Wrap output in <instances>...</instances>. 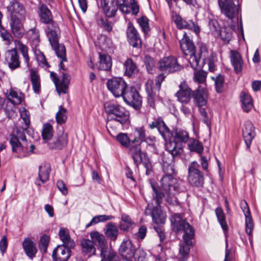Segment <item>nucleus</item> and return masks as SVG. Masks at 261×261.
<instances>
[{
	"mask_svg": "<svg viewBox=\"0 0 261 261\" xmlns=\"http://www.w3.org/2000/svg\"><path fill=\"white\" fill-rule=\"evenodd\" d=\"M165 159L164 156L163 159V170L165 174L161 179L160 187H159L154 181L150 180L153 191V199L158 204H160L164 198L168 204L176 205L178 204V202L176 196L180 192L184 191L185 189L181 187L182 182L178 181L172 175L175 172L173 160H171V162L169 163Z\"/></svg>",
	"mask_w": 261,
	"mask_h": 261,
	"instance_id": "f257e3e1",
	"label": "nucleus"
},
{
	"mask_svg": "<svg viewBox=\"0 0 261 261\" xmlns=\"http://www.w3.org/2000/svg\"><path fill=\"white\" fill-rule=\"evenodd\" d=\"M170 222L172 230L175 232H184L183 242L180 245L179 254L184 259L187 258L190 249L193 246L192 240L195 237L193 227L184 219L181 215L174 214L171 216Z\"/></svg>",
	"mask_w": 261,
	"mask_h": 261,
	"instance_id": "f03ea898",
	"label": "nucleus"
},
{
	"mask_svg": "<svg viewBox=\"0 0 261 261\" xmlns=\"http://www.w3.org/2000/svg\"><path fill=\"white\" fill-rule=\"evenodd\" d=\"M199 58H200L199 64L201 65V67L193 69L195 70L193 79L195 82L198 84H204L205 83L207 72L201 69L204 65L207 64L209 71H215L217 58L215 54L213 52H208L206 45L203 43H201L199 45Z\"/></svg>",
	"mask_w": 261,
	"mask_h": 261,
	"instance_id": "7ed1b4c3",
	"label": "nucleus"
},
{
	"mask_svg": "<svg viewBox=\"0 0 261 261\" xmlns=\"http://www.w3.org/2000/svg\"><path fill=\"white\" fill-rule=\"evenodd\" d=\"M134 135L135 138L132 141V144L130 145L129 149L130 153L134 161L135 164L138 165L141 162H143L144 167L146 169L147 174H149L150 171V164L148 162H143V160L146 158V154L141 151L140 143L133 145L136 142L145 141L144 128L142 127H136L135 129Z\"/></svg>",
	"mask_w": 261,
	"mask_h": 261,
	"instance_id": "20e7f679",
	"label": "nucleus"
},
{
	"mask_svg": "<svg viewBox=\"0 0 261 261\" xmlns=\"http://www.w3.org/2000/svg\"><path fill=\"white\" fill-rule=\"evenodd\" d=\"M46 35L52 48L55 50L57 56L61 59L60 67L65 70L63 62L66 61V49L64 45L60 44L59 41V28L54 23L48 24L45 29Z\"/></svg>",
	"mask_w": 261,
	"mask_h": 261,
	"instance_id": "39448f33",
	"label": "nucleus"
},
{
	"mask_svg": "<svg viewBox=\"0 0 261 261\" xmlns=\"http://www.w3.org/2000/svg\"><path fill=\"white\" fill-rule=\"evenodd\" d=\"M104 108L107 116V125L110 126L111 121L119 122L121 124L127 123L129 120V113L124 107L111 101L106 102Z\"/></svg>",
	"mask_w": 261,
	"mask_h": 261,
	"instance_id": "423d86ee",
	"label": "nucleus"
},
{
	"mask_svg": "<svg viewBox=\"0 0 261 261\" xmlns=\"http://www.w3.org/2000/svg\"><path fill=\"white\" fill-rule=\"evenodd\" d=\"M180 47L186 56H189L188 62L193 69L201 67L199 64L200 58L199 52L198 56L195 55V47L194 44L186 33H185L182 38L179 41Z\"/></svg>",
	"mask_w": 261,
	"mask_h": 261,
	"instance_id": "0eeeda50",
	"label": "nucleus"
},
{
	"mask_svg": "<svg viewBox=\"0 0 261 261\" xmlns=\"http://www.w3.org/2000/svg\"><path fill=\"white\" fill-rule=\"evenodd\" d=\"M107 87L116 97L122 96L128 88L125 81L120 77H115L109 80L107 82Z\"/></svg>",
	"mask_w": 261,
	"mask_h": 261,
	"instance_id": "6e6552de",
	"label": "nucleus"
},
{
	"mask_svg": "<svg viewBox=\"0 0 261 261\" xmlns=\"http://www.w3.org/2000/svg\"><path fill=\"white\" fill-rule=\"evenodd\" d=\"M199 165L196 162L191 163L188 168V180L189 182L197 187H200L204 183L202 173L198 169Z\"/></svg>",
	"mask_w": 261,
	"mask_h": 261,
	"instance_id": "1a4fd4ad",
	"label": "nucleus"
},
{
	"mask_svg": "<svg viewBox=\"0 0 261 261\" xmlns=\"http://www.w3.org/2000/svg\"><path fill=\"white\" fill-rule=\"evenodd\" d=\"M50 76L54 82L56 90L60 95L61 93L66 94L68 92V89L70 84V76L69 74L63 72L60 79L56 76V73L50 72Z\"/></svg>",
	"mask_w": 261,
	"mask_h": 261,
	"instance_id": "9d476101",
	"label": "nucleus"
},
{
	"mask_svg": "<svg viewBox=\"0 0 261 261\" xmlns=\"http://www.w3.org/2000/svg\"><path fill=\"white\" fill-rule=\"evenodd\" d=\"M122 97L125 103L136 109L141 106L142 97L134 87L127 88Z\"/></svg>",
	"mask_w": 261,
	"mask_h": 261,
	"instance_id": "9b49d317",
	"label": "nucleus"
},
{
	"mask_svg": "<svg viewBox=\"0 0 261 261\" xmlns=\"http://www.w3.org/2000/svg\"><path fill=\"white\" fill-rule=\"evenodd\" d=\"M159 64V69L165 72L173 73L181 69V66L178 63L177 59L173 56L163 58Z\"/></svg>",
	"mask_w": 261,
	"mask_h": 261,
	"instance_id": "f8f14e48",
	"label": "nucleus"
},
{
	"mask_svg": "<svg viewBox=\"0 0 261 261\" xmlns=\"http://www.w3.org/2000/svg\"><path fill=\"white\" fill-rule=\"evenodd\" d=\"M6 104L5 111L10 118H15L16 110V91L15 88H10L7 90Z\"/></svg>",
	"mask_w": 261,
	"mask_h": 261,
	"instance_id": "ddd939ff",
	"label": "nucleus"
},
{
	"mask_svg": "<svg viewBox=\"0 0 261 261\" xmlns=\"http://www.w3.org/2000/svg\"><path fill=\"white\" fill-rule=\"evenodd\" d=\"M234 0H218L221 12L229 19L232 20L238 14V8L234 4Z\"/></svg>",
	"mask_w": 261,
	"mask_h": 261,
	"instance_id": "4468645a",
	"label": "nucleus"
},
{
	"mask_svg": "<svg viewBox=\"0 0 261 261\" xmlns=\"http://www.w3.org/2000/svg\"><path fill=\"white\" fill-rule=\"evenodd\" d=\"M68 143V135L64 130L59 131L48 142V147L51 149L61 150Z\"/></svg>",
	"mask_w": 261,
	"mask_h": 261,
	"instance_id": "2eb2a0df",
	"label": "nucleus"
},
{
	"mask_svg": "<svg viewBox=\"0 0 261 261\" xmlns=\"http://www.w3.org/2000/svg\"><path fill=\"white\" fill-rule=\"evenodd\" d=\"M193 94L192 90L183 82L179 85V90L176 93L175 96L179 102L182 105H187L190 101Z\"/></svg>",
	"mask_w": 261,
	"mask_h": 261,
	"instance_id": "dca6fc26",
	"label": "nucleus"
},
{
	"mask_svg": "<svg viewBox=\"0 0 261 261\" xmlns=\"http://www.w3.org/2000/svg\"><path fill=\"white\" fill-rule=\"evenodd\" d=\"M242 135L247 148L249 149L256 135L255 127L251 121H246L244 123L242 127Z\"/></svg>",
	"mask_w": 261,
	"mask_h": 261,
	"instance_id": "f3484780",
	"label": "nucleus"
},
{
	"mask_svg": "<svg viewBox=\"0 0 261 261\" xmlns=\"http://www.w3.org/2000/svg\"><path fill=\"white\" fill-rule=\"evenodd\" d=\"M149 126L151 129L156 128L165 140L169 139L171 137V134L170 129L161 117L154 119L153 121L149 124Z\"/></svg>",
	"mask_w": 261,
	"mask_h": 261,
	"instance_id": "a211bd4d",
	"label": "nucleus"
},
{
	"mask_svg": "<svg viewBox=\"0 0 261 261\" xmlns=\"http://www.w3.org/2000/svg\"><path fill=\"white\" fill-rule=\"evenodd\" d=\"M126 36L129 44L134 47L141 46L142 41L139 33L131 23H128L126 30Z\"/></svg>",
	"mask_w": 261,
	"mask_h": 261,
	"instance_id": "6ab92c4d",
	"label": "nucleus"
},
{
	"mask_svg": "<svg viewBox=\"0 0 261 261\" xmlns=\"http://www.w3.org/2000/svg\"><path fill=\"white\" fill-rule=\"evenodd\" d=\"M71 248L59 245L54 250L52 257L54 261H67L71 256Z\"/></svg>",
	"mask_w": 261,
	"mask_h": 261,
	"instance_id": "aec40b11",
	"label": "nucleus"
},
{
	"mask_svg": "<svg viewBox=\"0 0 261 261\" xmlns=\"http://www.w3.org/2000/svg\"><path fill=\"white\" fill-rule=\"evenodd\" d=\"M136 249L130 240L124 239L119 247V253L126 261L130 260L135 253Z\"/></svg>",
	"mask_w": 261,
	"mask_h": 261,
	"instance_id": "412c9836",
	"label": "nucleus"
},
{
	"mask_svg": "<svg viewBox=\"0 0 261 261\" xmlns=\"http://www.w3.org/2000/svg\"><path fill=\"white\" fill-rule=\"evenodd\" d=\"M173 21L178 29H187L193 31L196 34L199 33L200 29L198 26L192 21H187L182 18L179 15H175Z\"/></svg>",
	"mask_w": 261,
	"mask_h": 261,
	"instance_id": "4be33fe9",
	"label": "nucleus"
},
{
	"mask_svg": "<svg viewBox=\"0 0 261 261\" xmlns=\"http://www.w3.org/2000/svg\"><path fill=\"white\" fill-rule=\"evenodd\" d=\"M22 246L25 254L32 259L36 256L38 250L34 240L31 238H25L22 243Z\"/></svg>",
	"mask_w": 261,
	"mask_h": 261,
	"instance_id": "5701e85b",
	"label": "nucleus"
},
{
	"mask_svg": "<svg viewBox=\"0 0 261 261\" xmlns=\"http://www.w3.org/2000/svg\"><path fill=\"white\" fill-rule=\"evenodd\" d=\"M25 16L26 11L23 6L17 3V38L22 37L25 32L22 27Z\"/></svg>",
	"mask_w": 261,
	"mask_h": 261,
	"instance_id": "b1692460",
	"label": "nucleus"
},
{
	"mask_svg": "<svg viewBox=\"0 0 261 261\" xmlns=\"http://www.w3.org/2000/svg\"><path fill=\"white\" fill-rule=\"evenodd\" d=\"M38 177L35 180L37 186H41L49 179L50 172V166L48 163H45L39 166Z\"/></svg>",
	"mask_w": 261,
	"mask_h": 261,
	"instance_id": "393cba45",
	"label": "nucleus"
},
{
	"mask_svg": "<svg viewBox=\"0 0 261 261\" xmlns=\"http://www.w3.org/2000/svg\"><path fill=\"white\" fill-rule=\"evenodd\" d=\"M229 57L234 71L237 73L241 72L243 66V61L240 53L236 50H231L230 51Z\"/></svg>",
	"mask_w": 261,
	"mask_h": 261,
	"instance_id": "a878e982",
	"label": "nucleus"
},
{
	"mask_svg": "<svg viewBox=\"0 0 261 261\" xmlns=\"http://www.w3.org/2000/svg\"><path fill=\"white\" fill-rule=\"evenodd\" d=\"M154 201V200L152 199ZM163 201V200H162ZM156 206H154L151 211V217L153 221L157 224H164L165 222L166 215L161 208L160 205L162 203L158 204L154 200ZM163 202V201H162Z\"/></svg>",
	"mask_w": 261,
	"mask_h": 261,
	"instance_id": "bb28decb",
	"label": "nucleus"
},
{
	"mask_svg": "<svg viewBox=\"0 0 261 261\" xmlns=\"http://www.w3.org/2000/svg\"><path fill=\"white\" fill-rule=\"evenodd\" d=\"M20 119L19 121L22 124L20 127L23 131H27L29 128L31 121H30V113L29 111L23 107L19 108L18 109Z\"/></svg>",
	"mask_w": 261,
	"mask_h": 261,
	"instance_id": "cd10ccee",
	"label": "nucleus"
},
{
	"mask_svg": "<svg viewBox=\"0 0 261 261\" xmlns=\"http://www.w3.org/2000/svg\"><path fill=\"white\" fill-rule=\"evenodd\" d=\"M166 149L171 154L172 160H174L175 157L181 155L184 151L182 146L174 140L166 143Z\"/></svg>",
	"mask_w": 261,
	"mask_h": 261,
	"instance_id": "c85d7f7f",
	"label": "nucleus"
},
{
	"mask_svg": "<svg viewBox=\"0 0 261 261\" xmlns=\"http://www.w3.org/2000/svg\"><path fill=\"white\" fill-rule=\"evenodd\" d=\"M16 0L11 1L7 7L8 13L10 17V24L12 32L15 33L16 32Z\"/></svg>",
	"mask_w": 261,
	"mask_h": 261,
	"instance_id": "c756f323",
	"label": "nucleus"
},
{
	"mask_svg": "<svg viewBox=\"0 0 261 261\" xmlns=\"http://www.w3.org/2000/svg\"><path fill=\"white\" fill-rule=\"evenodd\" d=\"M102 8L106 15L108 17H112L116 14L118 6L115 4V0H104Z\"/></svg>",
	"mask_w": 261,
	"mask_h": 261,
	"instance_id": "7c9ffc66",
	"label": "nucleus"
},
{
	"mask_svg": "<svg viewBox=\"0 0 261 261\" xmlns=\"http://www.w3.org/2000/svg\"><path fill=\"white\" fill-rule=\"evenodd\" d=\"M30 72L33 89L35 93L39 94L41 90V81L38 71L35 68H32Z\"/></svg>",
	"mask_w": 261,
	"mask_h": 261,
	"instance_id": "2f4dec72",
	"label": "nucleus"
},
{
	"mask_svg": "<svg viewBox=\"0 0 261 261\" xmlns=\"http://www.w3.org/2000/svg\"><path fill=\"white\" fill-rule=\"evenodd\" d=\"M99 59L97 64V67L99 70L107 71L111 69L112 63L111 58L109 55L99 53Z\"/></svg>",
	"mask_w": 261,
	"mask_h": 261,
	"instance_id": "473e14b6",
	"label": "nucleus"
},
{
	"mask_svg": "<svg viewBox=\"0 0 261 261\" xmlns=\"http://www.w3.org/2000/svg\"><path fill=\"white\" fill-rule=\"evenodd\" d=\"M59 236L63 242L62 245H66L67 247L70 248H73L74 247V242L71 239L69 231L67 229L61 228L59 231Z\"/></svg>",
	"mask_w": 261,
	"mask_h": 261,
	"instance_id": "72a5a7b5",
	"label": "nucleus"
},
{
	"mask_svg": "<svg viewBox=\"0 0 261 261\" xmlns=\"http://www.w3.org/2000/svg\"><path fill=\"white\" fill-rule=\"evenodd\" d=\"M90 238L93 243L97 245L100 251L104 249L107 246V241L103 234H100L97 231H92L90 233Z\"/></svg>",
	"mask_w": 261,
	"mask_h": 261,
	"instance_id": "f704fd0d",
	"label": "nucleus"
},
{
	"mask_svg": "<svg viewBox=\"0 0 261 261\" xmlns=\"http://www.w3.org/2000/svg\"><path fill=\"white\" fill-rule=\"evenodd\" d=\"M106 237L112 241H115L118 235V228L117 225L113 222L108 223L105 228Z\"/></svg>",
	"mask_w": 261,
	"mask_h": 261,
	"instance_id": "c9c22d12",
	"label": "nucleus"
},
{
	"mask_svg": "<svg viewBox=\"0 0 261 261\" xmlns=\"http://www.w3.org/2000/svg\"><path fill=\"white\" fill-rule=\"evenodd\" d=\"M39 14L41 20L44 23L49 24L51 20V13L47 6L40 3L39 5Z\"/></svg>",
	"mask_w": 261,
	"mask_h": 261,
	"instance_id": "e433bc0d",
	"label": "nucleus"
},
{
	"mask_svg": "<svg viewBox=\"0 0 261 261\" xmlns=\"http://www.w3.org/2000/svg\"><path fill=\"white\" fill-rule=\"evenodd\" d=\"M101 261H119V258L117 253L112 249L107 247L100 251Z\"/></svg>",
	"mask_w": 261,
	"mask_h": 261,
	"instance_id": "4c0bfd02",
	"label": "nucleus"
},
{
	"mask_svg": "<svg viewBox=\"0 0 261 261\" xmlns=\"http://www.w3.org/2000/svg\"><path fill=\"white\" fill-rule=\"evenodd\" d=\"M82 252L88 256L90 257L95 254L96 248L93 243V241L89 239H83L81 243Z\"/></svg>",
	"mask_w": 261,
	"mask_h": 261,
	"instance_id": "58836bf2",
	"label": "nucleus"
},
{
	"mask_svg": "<svg viewBox=\"0 0 261 261\" xmlns=\"http://www.w3.org/2000/svg\"><path fill=\"white\" fill-rule=\"evenodd\" d=\"M54 129L53 126L49 123H44L42 126L41 136L43 141L48 143L53 139L54 136Z\"/></svg>",
	"mask_w": 261,
	"mask_h": 261,
	"instance_id": "ea45409f",
	"label": "nucleus"
},
{
	"mask_svg": "<svg viewBox=\"0 0 261 261\" xmlns=\"http://www.w3.org/2000/svg\"><path fill=\"white\" fill-rule=\"evenodd\" d=\"M173 137L174 140L177 142L187 143L190 139L189 133L185 130L181 128H176L174 130Z\"/></svg>",
	"mask_w": 261,
	"mask_h": 261,
	"instance_id": "a19ab883",
	"label": "nucleus"
},
{
	"mask_svg": "<svg viewBox=\"0 0 261 261\" xmlns=\"http://www.w3.org/2000/svg\"><path fill=\"white\" fill-rule=\"evenodd\" d=\"M6 61L11 70H14L16 68V48L9 50L6 53Z\"/></svg>",
	"mask_w": 261,
	"mask_h": 261,
	"instance_id": "79ce46f5",
	"label": "nucleus"
},
{
	"mask_svg": "<svg viewBox=\"0 0 261 261\" xmlns=\"http://www.w3.org/2000/svg\"><path fill=\"white\" fill-rule=\"evenodd\" d=\"M241 101L242 104V109L246 112H249L253 107L252 99L251 96L244 92L240 95Z\"/></svg>",
	"mask_w": 261,
	"mask_h": 261,
	"instance_id": "37998d69",
	"label": "nucleus"
},
{
	"mask_svg": "<svg viewBox=\"0 0 261 261\" xmlns=\"http://www.w3.org/2000/svg\"><path fill=\"white\" fill-rule=\"evenodd\" d=\"M134 223L130 217L126 214H122L119 223V228L121 230L128 231L133 228Z\"/></svg>",
	"mask_w": 261,
	"mask_h": 261,
	"instance_id": "c03bdc74",
	"label": "nucleus"
},
{
	"mask_svg": "<svg viewBox=\"0 0 261 261\" xmlns=\"http://www.w3.org/2000/svg\"><path fill=\"white\" fill-rule=\"evenodd\" d=\"M188 147L189 149L192 152H195L201 154L203 151V146L201 142L194 138H191L189 140Z\"/></svg>",
	"mask_w": 261,
	"mask_h": 261,
	"instance_id": "a18cd8bd",
	"label": "nucleus"
},
{
	"mask_svg": "<svg viewBox=\"0 0 261 261\" xmlns=\"http://www.w3.org/2000/svg\"><path fill=\"white\" fill-rule=\"evenodd\" d=\"M215 213L218 221L222 229L224 232L227 231L228 225L226 221L225 215L223 210L221 207H217L215 210Z\"/></svg>",
	"mask_w": 261,
	"mask_h": 261,
	"instance_id": "49530a36",
	"label": "nucleus"
},
{
	"mask_svg": "<svg viewBox=\"0 0 261 261\" xmlns=\"http://www.w3.org/2000/svg\"><path fill=\"white\" fill-rule=\"evenodd\" d=\"M232 27H223L221 28L219 32V36H220L221 39L224 41V43H228L229 42L232 38Z\"/></svg>",
	"mask_w": 261,
	"mask_h": 261,
	"instance_id": "de8ad7c7",
	"label": "nucleus"
},
{
	"mask_svg": "<svg viewBox=\"0 0 261 261\" xmlns=\"http://www.w3.org/2000/svg\"><path fill=\"white\" fill-rule=\"evenodd\" d=\"M27 143L25 136L24 133L19 134L17 132V153L22 151L27 152Z\"/></svg>",
	"mask_w": 261,
	"mask_h": 261,
	"instance_id": "09e8293b",
	"label": "nucleus"
},
{
	"mask_svg": "<svg viewBox=\"0 0 261 261\" xmlns=\"http://www.w3.org/2000/svg\"><path fill=\"white\" fill-rule=\"evenodd\" d=\"M114 218V217L111 215H97L94 217L90 222L86 224V227L88 228L91 225L97 224L99 222H103L108 220H112Z\"/></svg>",
	"mask_w": 261,
	"mask_h": 261,
	"instance_id": "8fccbe9b",
	"label": "nucleus"
},
{
	"mask_svg": "<svg viewBox=\"0 0 261 261\" xmlns=\"http://www.w3.org/2000/svg\"><path fill=\"white\" fill-rule=\"evenodd\" d=\"M27 35L32 42V45L37 47L40 43L39 31L35 28L31 29L28 32Z\"/></svg>",
	"mask_w": 261,
	"mask_h": 261,
	"instance_id": "3c124183",
	"label": "nucleus"
},
{
	"mask_svg": "<svg viewBox=\"0 0 261 261\" xmlns=\"http://www.w3.org/2000/svg\"><path fill=\"white\" fill-rule=\"evenodd\" d=\"M125 73L128 76H130L137 71L136 65L131 59H128L124 64Z\"/></svg>",
	"mask_w": 261,
	"mask_h": 261,
	"instance_id": "603ef678",
	"label": "nucleus"
},
{
	"mask_svg": "<svg viewBox=\"0 0 261 261\" xmlns=\"http://www.w3.org/2000/svg\"><path fill=\"white\" fill-rule=\"evenodd\" d=\"M194 101L199 108L205 106L206 101L202 94V91L198 89L193 94Z\"/></svg>",
	"mask_w": 261,
	"mask_h": 261,
	"instance_id": "864d4df0",
	"label": "nucleus"
},
{
	"mask_svg": "<svg viewBox=\"0 0 261 261\" xmlns=\"http://www.w3.org/2000/svg\"><path fill=\"white\" fill-rule=\"evenodd\" d=\"M34 53L36 56V59L39 66L45 68H48L50 67V65L46 61L45 56L42 52L39 50H35Z\"/></svg>",
	"mask_w": 261,
	"mask_h": 261,
	"instance_id": "5fc2aeb1",
	"label": "nucleus"
},
{
	"mask_svg": "<svg viewBox=\"0 0 261 261\" xmlns=\"http://www.w3.org/2000/svg\"><path fill=\"white\" fill-rule=\"evenodd\" d=\"M56 119L58 124H63L67 119L66 110L62 106L59 107V110L56 115Z\"/></svg>",
	"mask_w": 261,
	"mask_h": 261,
	"instance_id": "6e6d98bb",
	"label": "nucleus"
},
{
	"mask_svg": "<svg viewBox=\"0 0 261 261\" xmlns=\"http://www.w3.org/2000/svg\"><path fill=\"white\" fill-rule=\"evenodd\" d=\"M17 50H19L22 54L23 58L28 65L29 61V57L28 55V47L21 43L20 41L17 40Z\"/></svg>",
	"mask_w": 261,
	"mask_h": 261,
	"instance_id": "4d7b16f0",
	"label": "nucleus"
},
{
	"mask_svg": "<svg viewBox=\"0 0 261 261\" xmlns=\"http://www.w3.org/2000/svg\"><path fill=\"white\" fill-rule=\"evenodd\" d=\"M208 26L212 34L215 37H219V32L221 29L218 21L215 19L210 20L209 21Z\"/></svg>",
	"mask_w": 261,
	"mask_h": 261,
	"instance_id": "13d9d810",
	"label": "nucleus"
},
{
	"mask_svg": "<svg viewBox=\"0 0 261 261\" xmlns=\"http://www.w3.org/2000/svg\"><path fill=\"white\" fill-rule=\"evenodd\" d=\"M49 241L50 238L46 234H44L40 238L39 248L41 251L46 252Z\"/></svg>",
	"mask_w": 261,
	"mask_h": 261,
	"instance_id": "bf43d9fd",
	"label": "nucleus"
},
{
	"mask_svg": "<svg viewBox=\"0 0 261 261\" xmlns=\"http://www.w3.org/2000/svg\"><path fill=\"white\" fill-rule=\"evenodd\" d=\"M146 255V253L142 249H136L132 258L128 261H147Z\"/></svg>",
	"mask_w": 261,
	"mask_h": 261,
	"instance_id": "052dcab7",
	"label": "nucleus"
},
{
	"mask_svg": "<svg viewBox=\"0 0 261 261\" xmlns=\"http://www.w3.org/2000/svg\"><path fill=\"white\" fill-rule=\"evenodd\" d=\"M215 88L217 92L222 93L224 89V79L223 76L219 75L215 80Z\"/></svg>",
	"mask_w": 261,
	"mask_h": 261,
	"instance_id": "680f3d73",
	"label": "nucleus"
},
{
	"mask_svg": "<svg viewBox=\"0 0 261 261\" xmlns=\"http://www.w3.org/2000/svg\"><path fill=\"white\" fill-rule=\"evenodd\" d=\"M144 62L148 71L152 73L155 66L154 60L149 56H145Z\"/></svg>",
	"mask_w": 261,
	"mask_h": 261,
	"instance_id": "e2e57ef3",
	"label": "nucleus"
},
{
	"mask_svg": "<svg viewBox=\"0 0 261 261\" xmlns=\"http://www.w3.org/2000/svg\"><path fill=\"white\" fill-rule=\"evenodd\" d=\"M115 4L118 6V9L124 13H129V8L125 4V0H115Z\"/></svg>",
	"mask_w": 261,
	"mask_h": 261,
	"instance_id": "0e129e2a",
	"label": "nucleus"
},
{
	"mask_svg": "<svg viewBox=\"0 0 261 261\" xmlns=\"http://www.w3.org/2000/svg\"><path fill=\"white\" fill-rule=\"evenodd\" d=\"M246 232L250 237H252V231L254 228V224L251 217L246 218Z\"/></svg>",
	"mask_w": 261,
	"mask_h": 261,
	"instance_id": "69168bd1",
	"label": "nucleus"
},
{
	"mask_svg": "<svg viewBox=\"0 0 261 261\" xmlns=\"http://www.w3.org/2000/svg\"><path fill=\"white\" fill-rule=\"evenodd\" d=\"M148 19L145 16H143L138 19V22L144 33H147L149 31L148 25Z\"/></svg>",
	"mask_w": 261,
	"mask_h": 261,
	"instance_id": "338daca9",
	"label": "nucleus"
},
{
	"mask_svg": "<svg viewBox=\"0 0 261 261\" xmlns=\"http://www.w3.org/2000/svg\"><path fill=\"white\" fill-rule=\"evenodd\" d=\"M117 141L123 146H128L130 141L127 135L124 133H120L117 136Z\"/></svg>",
	"mask_w": 261,
	"mask_h": 261,
	"instance_id": "774afa93",
	"label": "nucleus"
}]
</instances>
